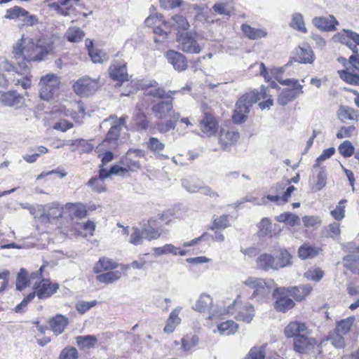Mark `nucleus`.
Here are the masks:
<instances>
[{
	"label": "nucleus",
	"mask_w": 359,
	"mask_h": 359,
	"mask_svg": "<svg viewBox=\"0 0 359 359\" xmlns=\"http://www.w3.org/2000/svg\"><path fill=\"white\" fill-rule=\"evenodd\" d=\"M51 47L41 40L34 42L29 37H22L18 39L13 47V55L17 62L18 68L22 72L16 73L20 74H25L29 69L32 62H40L43 60Z\"/></svg>",
	"instance_id": "1"
},
{
	"label": "nucleus",
	"mask_w": 359,
	"mask_h": 359,
	"mask_svg": "<svg viewBox=\"0 0 359 359\" xmlns=\"http://www.w3.org/2000/svg\"><path fill=\"white\" fill-rule=\"evenodd\" d=\"M266 91L267 88L262 87L259 92L253 90L242 95L236 104L233 115V121L238 123L245 122L252 104L260 99L266 98Z\"/></svg>",
	"instance_id": "2"
},
{
	"label": "nucleus",
	"mask_w": 359,
	"mask_h": 359,
	"mask_svg": "<svg viewBox=\"0 0 359 359\" xmlns=\"http://www.w3.org/2000/svg\"><path fill=\"white\" fill-rule=\"evenodd\" d=\"M126 117H121L118 118L116 116H110L108 118L104 120L100 126H107L110 124V129L107 133L106 138L103 142L97 147V151L105 150V147L108 149H115L118 144V140L120 136V132L126 123Z\"/></svg>",
	"instance_id": "3"
},
{
	"label": "nucleus",
	"mask_w": 359,
	"mask_h": 359,
	"mask_svg": "<svg viewBox=\"0 0 359 359\" xmlns=\"http://www.w3.org/2000/svg\"><path fill=\"white\" fill-rule=\"evenodd\" d=\"M272 282H266L260 278L249 277L243 281V284L253 290L250 299L262 304L266 302L270 298Z\"/></svg>",
	"instance_id": "4"
},
{
	"label": "nucleus",
	"mask_w": 359,
	"mask_h": 359,
	"mask_svg": "<svg viewBox=\"0 0 359 359\" xmlns=\"http://www.w3.org/2000/svg\"><path fill=\"white\" fill-rule=\"evenodd\" d=\"M42 269L43 266H41L38 271L32 273L29 276V283L33 284L34 289L37 290L36 294L39 299L50 297L59 288L57 283L50 284L44 280L42 282L41 281Z\"/></svg>",
	"instance_id": "5"
},
{
	"label": "nucleus",
	"mask_w": 359,
	"mask_h": 359,
	"mask_svg": "<svg viewBox=\"0 0 359 359\" xmlns=\"http://www.w3.org/2000/svg\"><path fill=\"white\" fill-rule=\"evenodd\" d=\"M60 84V78L53 74L42 76L39 83V96L46 101L52 100L57 94Z\"/></svg>",
	"instance_id": "6"
},
{
	"label": "nucleus",
	"mask_w": 359,
	"mask_h": 359,
	"mask_svg": "<svg viewBox=\"0 0 359 359\" xmlns=\"http://www.w3.org/2000/svg\"><path fill=\"white\" fill-rule=\"evenodd\" d=\"M179 47L186 53L198 54L202 47L198 43V35L196 33L186 32L177 36Z\"/></svg>",
	"instance_id": "7"
},
{
	"label": "nucleus",
	"mask_w": 359,
	"mask_h": 359,
	"mask_svg": "<svg viewBox=\"0 0 359 359\" xmlns=\"http://www.w3.org/2000/svg\"><path fill=\"white\" fill-rule=\"evenodd\" d=\"M332 39L334 43H341L347 46L353 53L358 52L359 34L352 30L344 29L335 34Z\"/></svg>",
	"instance_id": "8"
},
{
	"label": "nucleus",
	"mask_w": 359,
	"mask_h": 359,
	"mask_svg": "<svg viewBox=\"0 0 359 359\" xmlns=\"http://www.w3.org/2000/svg\"><path fill=\"white\" fill-rule=\"evenodd\" d=\"M98 87L97 81L88 76L79 79L73 86L74 92L80 96L92 95L97 91Z\"/></svg>",
	"instance_id": "9"
},
{
	"label": "nucleus",
	"mask_w": 359,
	"mask_h": 359,
	"mask_svg": "<svg viewBox=\"0 0 359 359\" xmlns=\"http://www.w3.org/2000/svg\"><path fill=\"white\" fill-rule=\"evenodd\" d=\"M0 103L4 107L18 109L24 106L25 98L15 90H0Z\"/></svg>",
	"instance_id": "10"
},
{
	"label": "nucleus",
	"mask_w": 359,
	"mask_h": 359,
	"mask_svg": "<svg viewBox=\"0 0 359 359\" xmlns=\"http://www.w3.org/2000/svg\"><path fill=\"white\" fill-rule=\"evenodd\" d=\"M312 287L309 285H300L292 287H277V291L283 294H287L290 297H292L297 301L304 299L311 291Z\"/></svg>",
	"instance_id": "11"
},
{
	"label": "nucleus",
	"mask_w": 359,
	"mask_h": 359,
	"mask_svg": "<svg viewBox=\"0 0 359 359\" xmlns=\"http://www.w3.org/2000/svg\"><path fill=\"white\" fill-rule=\"evenodd\" d=\"M316 343V340L310 334L297 336L294 339V349L298 353H306L311 351Z\"/></svg>",
	"instance_id": "12"
},
{
	"label": "nucleus",
	"mask_w": 359,
	"mask_h": 359,
	"mask_svg": "<svg viewBox=\"0 0 359 359\" xmlns=\"http://www.w3.org/2000/svg\"><path fill=\"white\" fill-rule=\"evenodd\" d=\"M273 296L276 299L274 308L278 311L285 313L294 306L295 303L290 296L287 293L283 294L281 292H278L277 287L274 290Z\"/></svg>",
	"instance_id": "13"
},
{
	"label": "nucleus",
	"mask_w": 359,
	"mask_h": 359,
	"mask_svg": "<svg viewBox=\"0 0 359 359\" xmlns=\"http://www.w3.org/2000/svg\"><path fill=\"white\" fill-rule=\"evenodd\" d=\"M144 151L142 149H129L125 156L122 158V164L126 166L128 170L135 171L141 168L139 161L135 160L134 157H143Z\"/></svg>",
	"instance_id": "14"
},
{
	"label": "nucleus",
	"mask_w": 359,
	"mask_h": 359,
	"mask_svg": "<svg viewBox=\"0 0 359 359\" xmlns=\"http://www.w3.org/2000/svg\"><path fill=\"white\" fill-rule=\"evenodd\" d=\"M284 332L287 338L294 337V339L297 337V336L311 334V332L306 325L300 321L290 322L285 327Z\"/></svg>",
	"instance_id": "15"
},
{
	"label": "nucleus",
	"mask_w": 359,
	"mask_h": 359,
	"mask_svg": "<svg viewBox=\"0 0 359 359\" xmlns=\"http://www.w3.org/2000/svg\"><path fill=\"white\" fill-rule=\"evenodd\" d=\"M313 25L321 31L331 32L336 29L338 20L333 16L316 17L312 20Z\"/></svg>",
	"instance_id": "16"
},
{
	"label": "nucleus",
	"mask_w": 359,
	"mask_h": 359,
	"mask_svg": "<svg viewBox=\"0 0 359 359\" xmlns=\"http://www.w3.org/2000/svg\"><path fill=\"white\" fill-rule=\"evenodd\" d=\"M200 128L203 133L210 136L217 131L218 123L212 114L205 113L203 118L200 121Z\"/></svg>",
	"instance_id": "17"
},
{
	"label": "nucleus",
	"mask_w": 359,
	"mask_h": 359,
	"mask_svg": "<svg viewBox=\"0 0 359 359\" xmlns=\"http://www.w3.org/2000/svg\"><path fill=\"white\" fill-rule=\"evenodd\" d=\"M64 213L72 219H82L86 216L87 210L81 203H67L64 207Z\"/></svg>",
	"instance_id": "18"
},
{
	"label": "nucleus",
	"mask_w": 359,
	"mask_h": 359,
	"mask_svg": "<svg viewBox=\"0 0 359 359\" xmlns=\"http://www.w3.org/2000/svg\"><path fill=\"white\" fill-rule=\"evenodd\" d=\"M166 57L175 69L178 72H181L187 69V62L186 57L182 53L175 50H169L166 53Z\"/></svg>",
	"instance_id": "19"
},
{
	"label": "nucleus",
	"mask_w": 359,
	"mask_h": 359,
	"mask_svg": "<svg viewBox=\"0 0 359 359\" xmlns=\"http://www.w3.org/2000/svg\"><path fill=\"white\" fill-rule=\"evenodd\" d=\"M239 137V133L236 130L222 129L219 133V142L223 149H226L236 144Z\"/></svg>",
	"instance_id": "20"
},
{
	"label": "nucleus",
	"mask_w": 359,
	"mask_h": 359,
	"mask_svg": "<svg viewBox=\"0 0 359 359\" xmlns=\"http://www.w3.org/2000/svg\"><path fill=\"white\" fill-rule=\"evenodd\" d=\"M256 262L257 267L263 271L278 270L276 259L271 254L264 253L260 255Z\"/></svg>",
	"instance_id": "21"
},
{
	"label": "nucleus",
	"mask_w": 359,
	"mask_h": 359,
	"mask_svg": "<svg viewBox=\"0 0 359 359\" xmlns=\"http://www.w3.org/2000/svg\"><path fill=\"white\" fill-rule=\"evenodd\" d=\"M155 222L154 218H151L142 226V234L148 241L156 240L161 236L159 229L155 226Z\"/></svg>",
	"instance_id": "22"
},
{
	"label": "nucleus",
	"mask_w": 359,
	"mask_h": 359,
	"mask_svg": "<svg viewBox=\"0 0 359 359\" xmlns=\"http://www.w3.org/2000/svg\"><path fill=\"white\" fill-rule=\"evenodd\" d=\"M109 73L110 77L115 81L120 83L128 80V73L126 71V64H121L118 62L113 63L109 69Z\"/></svg>",
	"instance_id": "23"
},
{
	"label": "nucleus",
	"mask_w": 359,
	"mask_h": 359,
	"mask_svg": "<svg viewBox=\"0 0 359 359\" xmlns=\"http://www.w3.org/2000/svg\"><path fill=\"white\" fill-rule=\"evenodd\" d=\"M144 144L147 150L154 153V154H157L160 159L168 158L167 155L161 154V152L164 150L165 145L157 137H150Z\"/></svg>",
	"instance_id": "24"
},
{
	"label": "nucleus",
	"mask_w": 359,
	"mask_h": 359,
	"mask_svg": "<svg viewBox=\"0 0 359 359\" xmlns=\"http://www.w3.org/2000/svg\"><path fill=\"white\" fill-rule=\"evenodd\" d=\"M172 101H161L152 107V111L158 119H164L172 111Z\"/></svg>",
	"instance_id": "25"
},
{
	"label": "nucleus",
	"mask_w": 359,
	"mask_h": 359,
	"mask_svg": "<svg viewBox=\"0 0 359 359\" xmlns=\"http://www.w3.org/2000/svg\"><path fill=\"white\" fill-rule=\"evenodd\" d=\"M316 169H318L317 175L310 179V183L312 189L316 191L321 190L325 187L327 183V174L323 167L316 168Z\"/></svg>",
	"instance_id": "26"
},
{
	"label": "nucleus",
	"mask_w": 359,
	"mask_h": 359,
	"mask_svg": "<svg viewBox=\"0 0 359 359\" xmlns=\"http://www.w3.org/2000/svg\"><path fill=\"white\" fill-rule=\"evenodd\" d=\"M95 229V224L91 221H86L82 222H76V226L72 230L74 235L81 236L87 237L88 236H93Z\"/></svg>",
	"instance_id": "27"
},
{
	"label": "nucleus",
	"mask_w": 359,
	"mask_h": 359,
	"mask_svg": "<svg viewBox=\"0 0 359 359\" xmlns=\"http://www.w3.org/2000/svg\"><path fill=\"white\" fill-rule=\"evenodd\" d=\"M68 325V319L62 315H57L49 321L51 330L56 334L62 333Z\"/></svg>",
	"instance_id": "28"
},
{
	"label": "nucleus",
	"mask_w": 359,
	"mask_h": 359,
	"mask_svg": "<svg viewBox=\"0 0 359 359\" xmlns=\"http://www.w3.org/2000/svg\"><path fill=\"white\" fill-rule=\"evenodd\" d=\"M182 310V307L177 306L170 313L166 321L165 326L163 331L165 333H172L177 325L181 322V318L179 317V314Z\"/></svg>",
	"instance_id": "29"
},
{
	"label": "nucleus",
	"mask_w": 359,
	"mask_h": 359,
	"mask_svg": "<svg viewBox=\"0 0 359 359\" xmlns=\"http://www.w3.org/2000/svg\"><path fill=\"white\" fill-rule=\"evenodd\" d=\"M212 304V298L210 295L203 293L200 295L196 304L191 308L194 311L203 313L208 309H211Z\"/></svg>",
	"instance_id": "30"
},
{
	"label": "nucleus",
	"mask_w": 359,
	"mask_h": 359,
	"mask_svg": "<svg viewBox=\"0 0 359 359\" xmlns=\"http://www.w3.org/2000/svg\"><path fill=\"white\" fill-rule=\"evenodd\" d=\"M297 61L304 64H311L315 59L312 49L307 46H299L297 49Z\"/></svg>",
	"instance_id": "31"
},
{
	"label": "nucleus",
	"mask_w": 359,
	"mask_h": 359,
	"mask_svg": "<svg viewBox=\"0 0 359 359\" xmlns=\"http://www.w3.org/2000/svg\"><path fill=\"white\" fill-rule=\"evenodd\" d=\"M254 316H255L254 306L249 303H246L238 311V313L236 316V319L237 320L250 323L252 321V320L253 319Z\"/></svg>",
	"instance_id": "32"
},
{
	"label": "nucleus",
	"mask_w": 359,
	"mask_h": 359,
	"mask_svg": "<svg viewBox=\"0 0 359 359\" xmlns=\"http://www.w3.org/2000/svg\"><path fill=\"white\" fill-rule=\"evenodd\" d=\"M344 266L353 274L359 276V255H348L344 257Z\"/></svg>",
	"instance_id": "33"
},
{
	"label": "nucleus",
	"mask_w": 359,
	"mask_h": 359,
	"mask_svg": "<svg viewBox=\"0 0 359 359\" xmlns=\"http://www.w3.org/2000/svg\"><path fill=\"white\" fill-rule=\"evenodd\" d=\"M338 74L339 77L351 85L359 86V74L354 73V71L351 68L339 70Z\"/></svg>",
	"instance_id": "34"
},
{
	"label": "nucleus",
	"mask_w": 359,
	"mask_h": 359,
	"mask_svg": "<svg viewBox=\"0 0 359 359\" xmlns=\"http://www.w3.org/2000/svg\"><path fill=\"white\" fill-rule=\"evenodd\" d=\"M302 94V93L296 92L294 90H288L285 88L278 95V103L282 106H285Z\"/></svg>",
	"instance_id": "35"
},
{
	"label": "nucleus",
	"mask_w": 359,
	"mask_h": 359,
	"mask_svg": "<svg viewBox=\"0 0 359 359\" xmlns=\"http://www.w3.org/2000/svg\"><path fill=\"white\" fill-rule=\"evenodd\" d=\"M319 248L311 245L309 243H304L298 250L299 257L302 259H311L318 255Z\"/></svg>",
	"instance_id": "36"
},
{
	"label": "nucleus",
	"mask_w": 359,
	"mask_h": 359,
	"mask_svg": "<svg viewBox=\"0 0 359 359\" xmlns=\"http://www.w3.org/2000/svg\"><path fill=\"white\" fill-rule=\"evenodd\" d=\"M241 29L246 36L253 40L265 37L267 34L264 29L254 28L248 25H242Z\"/></svg>",
	"instance_id": "37"
},
{
	"label": "nucleus",
	"mask_w": 359,
	"mask_h": 359,
	"mask_svg": "<svg viewBox=\"0 0 359 359\" xmlns=\"http://www.w3.org/2000/svg\"><path fill=\"white\" fill-rule=\"evenodd\" d=\"M65 36L69 42L77 43L83 39L85 34L81 28L73 26L68 28Z\"/></svg>",
	"instance_id": "38"
},
{
	"label": "nucleus",
	"mask_w": 359,
	"mask_h": 359,
	"mask_svg": "<svg viewBox=\"0 0 359 359\" xmlns=\"http://www.w3.org/2000/svg\"><path fill=\"white\" fill-rule=\"evenodd\" d=\"M44 210L46 211L48 219H57L62 217L64 213V208L60 207V204L53 202L45 206Z\"/></svg>",
	"instance_id": "39"
},
{
	"label": "nucleus",
	"mask_w": 359,
	"mask_h": 359,
	"mask_svg": "<svg viewBox=\"0 0 359 359\" xmlns=\"http://www.w3.org/2000/svg\"><path fill=\"white\" fill-rule=\"evenodd\" d=\"M76 339L81 348H93L97 342V339L95 335L78 336Z\"/></svg>",
	"instance_id": "40"
},
{
	"label": "nucleus",
	"mask_w": 359,
	"mask_h": 359,
	"mask_svg": "<svg viewBox=\"0 0 359 359\" xmlns=\"http://www.w3.org/2000/svg\"><path fill=\"white\" fill-rule=\"evenodd\" d=\"M276 219L279 222L285 223L291 226H294L300 224L299 217L297 215L288 212L276 216Z\"/></svg>",
	"instance_id": "41"
},
{
	"label": "nucleus",
	"mask_w": 359,
	"mask_h": 359,
	"mask_svg": "<svg viewBox=\"0 0 359 359\" xmlns=\"http://www.w3.org/2000/svg\"><path fill=\"white\" fill-rule=\"evenodd\" d=\"M238 329V325L232 320H226L217 327L218 332L223 335L233 334Z\"/></svg>",
	"instance_id": "42"
},
{
	"label": "nucleus",
	"mask_w": 359,
	"mask_h": 359,
	"mask_svg": "<svg viewBox=\"0 0 359 359\" xmlns=\"http://www.w3.org/2000/svg\"><path fill=\"white\" fill-rule=\"evenodd\" d=\"M152 250L154 256H161L168 254L177 255L178 254V248L172 244H165L162 247L154 248Z\"/></svg>",
	"instance_id": "43"
},
{
	"label": "nucleus",
	"mask_w": 359,
	"mask_h": 359,
	"mask_svg": "<svg viewBox=\"0 0 359 359\" xmlns=\"http://www.w3.org/2000/svg\"><path fill=\"white\" fill-rule=\"evenodd\" d=\"M121 277V273L118 271H109L97 276V280L100 283H112Z\"/></svg>",
	"instance_id": "44"
},
{
	"label": "nucleus",
	"mask_w": 359,
	"mask_h": 359,
	"mask_svg": "<svg viewBox=\"0 0 359 359\" xmlns=\"http://www.w3.org/2000/svg\"><path fill=\"white\" fill-rule=\"evenodd\" d=\"M278 270L286 267L292 264V256L286 250H281L279 255L276 258Z\"/></svg>",
	"instance_id": "45"
},
{
	"label": "nucleus",
	"mask_w": 359,
	"mask_h": 359,
	"mask_svg": "<svg viewBox=\"0 0 359 359\" xmlns=\"http://www.w3.org/2000/svg\"><path fill=\"white\" fill-rule=\"evenodd\" d=\"M88 53L94 63H102L109 60L108 56L103 50L96 48H90Z\"/></svg>",
	"instance_id": "46"
},
{
	"label": "nucleus",
	"mask_w": 359,
	"mask_h": 359,
	"mask_svg": "<svg viewBox=\"0 0 359 359\" xmlns=\"http://www.w3.org/2000/svg\"><path fill=\"white\" fill-rule=\"evenodd\" d=\"M290 25L294 29L300 31L303 33H306L307 31L304 25L302 15L298 13L292 15Z\"/></svg>",
	"instance_id": "47"
},
{
	"label": "nucleus",
	"mask_w": 359,
	"mask_h": 359,
	"mask_svg": "<svg viewBox=\"0 0 359 359\" xmlns=\"http://www.w3.org/2000/svg\"><path fill=\"white\" fill-rule=\"evenodd\" d=\"M172 27L178 30L185 31L189 28V23L186 18L176 15L172 18Z\"/></svg>",
	"instance_id": "48"
},
{
	"label": "nucleus",
	"mask_w": 359,
	"mask_h": 359,
	"mask_svg": "<svg viewBox=\"0 0 359 359\" xmlns=\"http://www.w3.org/2000/svg\"><path fill=\"white\" fill-rule=\"evenodd\" d=\"M339 118L345 121L346 120H353L355 116V111L353 109L348 106H341L337 111Z\"/></svg>",
	"instance_id": "49"
},
{
	"label": "nucleus",
	"mask_w": 359,
	"mask_h": 359,
	"mask_svg": "<svg viewBox=\"0 0 359 359\" xmlns=\"http://www.w3.org/2000/svg\"><path fill=\"white\" fill-rule=\"evenodd\" d=\"M182 187L190 193L199 192L202 183L193 179H184L182 182Z\"/></svg>",
	"instance_id": "50"
},
{
	"label": "nucleus",
	"mask_w": 359,
	"mask_h": 359,
	"mask_svg": "<svg viewBox=\"0 0 359 359\" xmlns=\"http://www.w3.org/2000/svg\"><path fill=\"white\" fill-rule=\"evenodd\" d=\"M278 82L283 86H289L288 90H294L296 92L304 93L303 86L299 83L297 79H279Z\"/></svg>",
	"instance_id": "51"
},
{
	"label": "nucleus",
	"mask_w": 359,
	"mask_h": 359,
	"mask_svg": "<svg viewBox=\"0 0 359 359\" xmlns=\"http://www.w3.org/2000/svg\"><path fill=\"white\" fill-rule=\"evenodd\" d=\"M353 318L341 320L338 323L334 331L344 335L347 334L353 325Z\"/></svg>",
	"instance_id": "52"
},
{
	"label": "nucleus",
	"mask_w": 359,
	"mask_h": 359,
	"mask_svg": "<svg viewBox=\"0 0 359 359\" xmlns=\"http://www.w3.org/2000/svg\"><path fill=\"white\" fill-rule=\"evenodd\" d=\"M116 266V264L113 262L111 259L103 257L100 259L99 262L96 264L95 266V272L99 273L102 270H109L114 269Z\"/></svg>",
	"instance_id": "53"
},
{
	"label": "nucleus",
	"mask_w": 359,
	"mask_h": 359,
	"mask_svg": "<svg viewBox=\"0 0 359 359\" xmlns=\"http://www.w3.org/2000/svg\"><path fill=\"white\" fill-rule=\"evenodd\" d=\"M265 355V346H254L250 350L245 359H264Z\"/></svg>",
	"instance_id": "54"
},
{
	"label": "nucleus",
	"mask_w": 359,
	"mask_h": 359,
	"mask_svg": "<svg viewBox=\"0 0 359 359\" xmlns=\"http://www.w3.org/2000/svg\"><path fill=\"white\" fill-rule=\"evenodd\" d=\"M144 238L142 230L137 227H133L131 229V233L129 237V243L135 245H141L143 243Z\"/></svg>",
	"instance_id": "55"
},
{
	"label": "nucleus",
	"mask_w": 359,
	"mask_h": 359,
	"mask_svg": "<svg viewBox=\"0 0 359 359\" xmlns=\"http://www.w3.org/2000/svg\"><path fill=\"white\" fill-rule=\"evenodd\" d=\"M324 276V272L319 268H311L304 273L308 280L319 282Z\"/></svg>",
	"instance_id": "56"
},
{
	"label": "nucleus",
	"mask_w": 359,
	"mask_h": 359,
	"mask_svg": "<svg viewBox=\"0 0 359 359\" xmlns=\"http://www.w3.org/2000/svg\"><path fill=\"white\" fill-rule=\"evenodd\" d=\"M24 25L34 26L39 23V18L36 15H31L27 11L23 9L22 14L20 19Z\"/></svg>",
	"instance_id": "57"
},
{
	"label": "nucleus",
	"mask_w": 359,
	"mask_h": 359,
	"mask_svg": "<svg viewBox=\"0 0 359 359\" xmlns=\"http://www.w3.org/2000/svg\"><path fill=\"white\" fill-rule=\"evenodd\" d=\"M27 272L25 269H21L20 272L17 276L16 281V289L18 290H22L25 288L27 285H33V284H30L29 279L27 280Z\"/></svg>",
	"instance_id": "58"
},
{
	"label": "nucleus",
	"mask_w": 359,
	"mask_h": 359,
	"mask_svg": "<svg viewBox=\"0 0 359 359\" xmlns=\"http://www.w3.org/2000/svg\"><path fill=\"white\" fill-rule=\"evenodd\" d=\"M229 226V216L223 215L214 219L211 229H224Z\"/></svg>",
	"instance_id": "59"
},
{
	"label": "nucleus",
	"mask_w": 359,
	"mask_h": 359,
	"mask_svg": "<svg viewBox=\"0 0 359 359\" xmlns=\"http://www.w3.org/2000/svg\"><path fill=\"white\" fill-rule=\"evenodd\" d=\"M271 231V222L267 217H264L259 224V236L264 237Z\"/></svg>",
	"instance_id": "60"
},
{
	"label": "nucleus",
	"mask_w": 359,
	"mask_h": 359,
	"mask_svg": "<svg viewBox=\"0 0 359 359\" xmlns=\"http://www.w3.org/2000/svg\"><path fill=\"white\" fill-rule=\"evenodd\" d=\"M339 151L344 157H350L354 153V147L351 142L346 140L339 145Z\"/></svg>",
	"instance_id": "61"
},
{
	"label": "nucleus",
	"mask_w": 359,
	"mask_h": 359,
	"mask_svg": "<svg viewBox=\"0 0 359 359\" xmlns=\"http://www.w3.org/2000/svg\"><path fill=\"white\" fill-rule=\"evenodd\" d=\"M97 304V302L96 300H93L90 302L87 301H79L76 305V311L81 313L83 314L86 311H88L90 309L95 306Z\"/></svg>",
	"instance_id": "62"
},
{
	"label": "nucleus",
	"mask_w": 359,
	"mask_h": 359,
	"mask_svg": "<svg viewBox=\"0 0 359 359\" xmlns=\"http://www.w3.org/2000/svg\"><path fill=\"white\" fill-rule=\"evenodd\" d=\"M88 185L94 191L97 193L104 192L106 187L104 181L97 177H93L88 181Z\"/></svg>",
	"instance_id": "63"
},
{
	"label": "nucleus",
	"mask_w": 359,
	"mask_h": 359,
	"mask_svg": "<svg viewBox=\"0 0 359 359\" xmlns=\"http://www.w3.org/2000/svg\"><path fill=\"white\" fill-rule=\"evenodd\" d=\"M78 351L74 347H67L64 348L60 354V359H77Z\"/></svg>",
	"instance_id": "64"
}]
</instances>
